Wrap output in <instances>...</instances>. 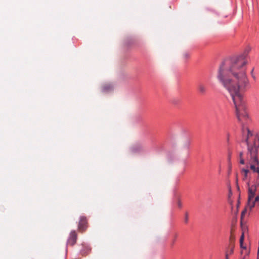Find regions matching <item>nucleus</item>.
I'll return each mask as SVG.
<instances>
[{
  "instance_id": "17",
  "label": "nucleus",
  "mask_w": 259,
  "mask_h": 259,
  "mask_svg": "<svg viewBox=\"0 0 259 259\" xmlns=\"http://www.w3.org/2000/svg\"><path fill=\"white\" fill-rule=\"evenodd\" d=\"M246 212V209H245L244 210H243L241 212V219H242L243 216L245 215V213Z\"/></svg>"
},
{
  "instance_id": "3",
  "label": "nucleus",
  "mask_w": 259,
  "mask_h": 259,
  "mask_svg": "<svg viewBox=\"0 0 259 259\" xmlns=\"http://www.w3.org/2000/svg\"><path fill=\"white\" fill-rule=\"evenodd\" d=\"M213 17L218 22H222L223 20L227 17L226 14H223L222 12L214 10L212 11Z\"/></svg>"
},
{
  "instance_id": "16",
  "label": "nucleus",
  "mask_w": 259,
  "mask_h": 259,
  "mask_svg": "<svg viewBox=\"0 0 259 259\" xmlns=\"http://www.w3.org/2000/svg\"><path fill=\"white\" fill-rule=\"evenodd\" d=\"M236 182L237 189L238 190V191H239L240 190V188H239V187L238 184V178H237V177H236Z\"/></svg>"
},
{
  "instance_id": "7",
  "label": "nucleus",
  "mask_w": 259,
  "mask_h": 259,
  "mask_svg": "<svg viewBox=\"0 0 259 259\" xmlns=\"http://www.w3.org/2000/svg\"><path fill=\"white\" fill-rule=\"evenodd\" d=\"M198 90L201 94H204L206 92V88L204 85L200 84L198 87Z\"/></svg>"
},
{
  "instance_id": "9",
  "label": "nucleus",
  "mask_w": 259,
  "mask_h": 259,
  "mask_svg": "<svg viewBox=\"0 0 259 259\" xmlns=\"http://www.w3.org/2000/svg\"><path fill=\"white\" fill-rule=\"evenodd\" d=\"M258 201H259V194H257V195L255 196L254 197V199H252L251 200V203H254V206L255 204V203L257 202Z\"/></svg>"
},
{
  "instance_id": "11",
  "label": "nucleus",
  "mask_w": 259,
  "mask_h": 259,
  "mask_svg": "<svg viewBox=\"0 0 259 259\" xmlns=\"http://www.w3.org/2000/svg\"><path fill=\"white\" fill-rule=\"evenodd\" d=\"M184 222L185 224H188L189 222V213L188 212H186L185 213Z\"/></svg>"
},
{
  "instance_id": "4",
  "label": "nucleus",
  "mask_w": 259,
  "mask_h": 259,
  "mask_svg": "<svg viewBox=\"0 0 259 259\" xmlns=\"http://www.w3.org/2000/svg\"><path fill=\"white\" fill-rule=\"evenodd\" d=\"M87 220L85 217H81L78 224V229L83 232L87 228Z\"/></svg>"
},
{
  "instance_id": "5",
  "label": "nucleus",
  "mask_w": 259,
  "mask_h": 259,
  "mask_svg": "<svg viewBox=\"0 0 259 259\" xmlns=\"http://www.w3.org/2000/svg\"><path fill=\"white\" fill-rule=\"evenodd\" d=\"M76 239H77L76 233L75 232V231H71L69 237L68 239L67 244L71 246L74 245L76 243Z\"/></svg>"
},
{
  "instance_id": "18",
  "label": "nucleus",
  "mask_w": 259,
  "mask_h": 259,
  "mask_svg": "<svg viewBox=\"0 0 259 259\" xmlns=\"http://www.w3.org/2000/svg\"><path fill=\"white\" fill-rule=\"evenodd\" d=\"M177 237H178V234H176L175 235V238H174V240H173V242H172V245H174V243H175V241H176V238H177Z\"/></svg>"
},
{
  "instance_id": "13",
  "label": "nucleus",
  "mask_w": 259,
  "mask_h": 259,
  "mask_svg": "<svg viewBox=\"0 0 259 259\" xmlns=\"http://www.w3.org/2000/svg\"><path fill=\"white\" fill-rule=\"evenodd\" d=\"M111 89H112V87L110 85H105L103 87V90L105 91L110 90Z\"/></svg>"
},
{
  "instance_id": "12",
  "label": "nucleus",
  "mask_w": 259,
  "mask_h": 259,
  "mask_svg": "<svg viewBox=\"0 0 259 259\" xmlns=\"http://www.w3.org/2000/svg\"><path fill=\"white\" fill-rule=\"evenodd\" d=\"M177 204L180 208L182 207V203L180 199H178L177 201Z\"/></svg>"
},
{
  "instance_id": "2",
  "label": "nucleus",
  "mask_w": 259,
  "mask_h": 259,
  "mask_svg": "<svg viewBox=\"0 0 259 259\" xmlns=\"http://www.w3.org/2000/svg\"><path fill=\"white\" fill-rule=\"evenodd\" d=\"M248 185V201L247 207L251 209L254 207V203H251V200L254 199V197L259 194V181L255 185L249 186V182H247Z\"/></svg>"
},
{
  "instance_id": "15",
  "label": "nucleus",
  "mask_w": 259,
  "mask_h": 259,
  "mask_svg": "<svg viewBox=\"0 0 259 259\" xmlns=\"http://www.w3.org/2000/svg\"><path fill=\"white\" fill-rule=\"evenodd\" d=\"M183 57L185 59H188L190 57V54H188V53H185L183 54Z\"/></svg>"
},
{
  "instance_id": "6",
  "label": "nucleus",
  "mask_w": 259,
  "mask_h": 259,
  "mask_svg": "<svg viewBox=\"0 0 259 259\" xmlns=\"http://www.w3.org/2000/svg\"><path fill=\"white\" fill-rule=\"evenodd\" d=\"M234 250V246L233 244H231L229 248L226 253V259H228V255L233 253Z\"/></svg>"
},
{
  "instance_id": "19",
  "label": "nucleus",
  "mask_w": 259,
  "mask_h": 259,
  "mask_svg": "<svg viewBox=\"0 0 259 259\" xmlns=\"http://www.w3.org/2000/svg\"><path fill=\"white\" fill-rule=\"evenodd\" d=\"M258 178L259 179V176H258Z\"/></svg>"
},
{
  "instance_id": "1",
  "label": "nucleus",
  "mask_w": 259,
  "mask_h": 259,
  "mask_svg": "<svg viewBox=\"0 0 259 259\" xmlns=\"http://www.w3.org/2000/svg\"><path fill=\"white\" fill-rule=\"evenodd\" d=\"M218 78L230 94L236 108L238 120L242 124L243 140L242 141L245 142L247 146L250 168L254 172L259 174V161L257 156L259 146L256 144V140L258 139L255 138L253 145H250L249 139L252 136V134L244 125L249 118L242 95V92L245 91L249 83L245 67H220Z\"/></svg>"
},
{
  "instance_id": "14",
  "label": "nucleus",
  "mask_w": 259,
  "mask_h": 259,
  "mask_svg": "<svg viewBox=\"0 0 259 259\" xmlns=\"http://www.w3.org/2000/svg\"><path fill=\"white\" fill-rule=\"evenodd\" d=\"M243 239H244V235L243 234L240 238V245H241V247H242V243L243 241Z\"/></svg>"
},
{
  "instance_id": "10",
  "label": "nucleus",
  "mask_w": 259,
  "mask_h": 259,
  "mask_svg": "<svg viewBox=\"0 0 259 259\" xmlns=\"http://www.w3.org/2000/svg\"><path fill=\"white\" fill-rule=\"evenodd\" d=\"M243 154V153L242 152H240L239 153L240 163L241 164H244L245 163L244 160L242 158Z\"/></svg>"
},
{
  "instance_id": "8",
  "label": "nucleus",
  "mask_w": 259,
  "mask_h": 259,
  "mask_svg": "<svg viewBox=\"0 0 259 259\" xmlns=\"http://www.w3.org/2000/svg\"><path fill=\"white\" fill-rule=\"evenodd\" d=\"M242 172H244V176H243V180L245 181L246 180V179L247 178V174H248V173L249 172V170L247 169L243 168L242 169Z\"/></svg>"
}]
</instances>
